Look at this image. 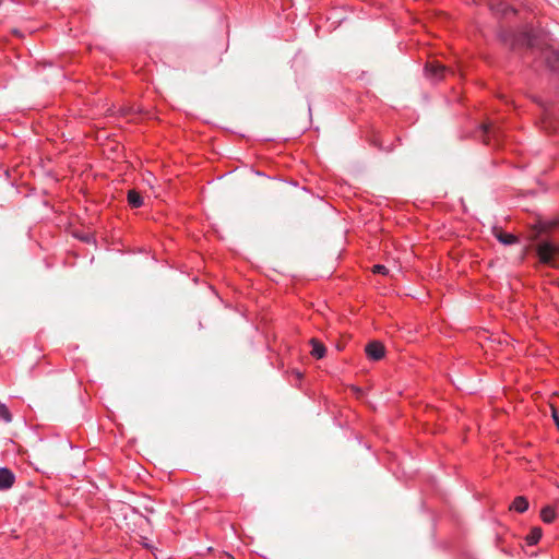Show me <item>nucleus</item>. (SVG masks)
Here are the masks:
<instances>
[{"label":"nucleus","mask_w":559,"mask_h":559,"mask_svg":"<svg viewBox=\"0 0 559 559\" xmlns=\"http://www.w3.org/2000/svg\"><path fill=\"white\" fill-rule=\"evenodd\" d=\"M551 413H552V418L556 423V426L558 427L559 429V416H558V411L551 406Z\"/></svg>","instance_id":"nucleus-14"},{"label":"nucleus","mask_w":559,"mask_h":559,"mask_svg":"<svg viewBox=\"0 0 559 559\" xmlns=\"http://www.w3.org/2000/svg\"><path fill=\"white\" fill-rule=\"evenodd\" d=\"M536 253L542 263L559 269V245L542 241L536 246Z\"/></svg>","instance_id":"nucleus-1"},{"label":"nucleus","mask_w":559,"mask_h":559,"mask_svg":"<svg viewBox=\"0 0 559 559\" xmlns=\"http://www.w3.org/2000/svg\"><path fill=\"white\" fill-rule=\"evenodd\" d=\"M492 234L503 245H513L518 242L516 236L504 233L500 227H493Z\"/></svg>","instance_id":"nucleus-5"},{"label":"nucleus","mask_w":559,"mask_h":559,"mask_svg":"<svg viewBox=\"0 0 559 559\" xmlns=\"http://www.w3.org/2000/svg\"><path fill=\"white\" fill-rule=\"evenodd\" d=\"M310 344L312 346L311 355L317 359L323 358L326 352L325 346L317 338H311Z\"/></svg>","instance_id":"nucleus-7"},{"label":"nucleus","mask_w":559,"mask_h":559,"mask_svg":"<svg viewBox=\"0 0 559 559\" xmlns=\"http://www.w3.org/2000/svg\"><path fill=\"white\" fill-rule=\"evenodd\" d=\"M14 475L8 468H0V490L9 489L14 484Z\"/></svg>","instance_id":"nucleus-6"},{"label":"nucleus","mask_w":559,"mask_h":559,"mask_svg":"<svg viewBox=\"0 0 559 559\" xmlns=\"http://www.w3.org/2000/svg\"><path fill=\"white\" fill-rule=\"evenodd\" d=\"M540 537H542V528L534 527L531 531V533L527 535L526 540H527L528 545H535L536 543H538Z\"/></svg>","instance_id":"nucleus-11"},{"label":"nucleus","mask_w":559,"mask_h":559,"mask_svg":"<svg viewBox=\"0 0 559 559\" xmlns=\"http://www.w3.org/2000/svg\"><path fill=\"white\" fill-rule=\"evenodd\" d=\"M128 202L132 207H140L143 204L141 194L135 190L128 192Z\"/></svg>","instance_id":"nucleus-9"},{"label":"nucleus","mask_w":559,"mask_h":559,"mask_svg":"<svg viewBox=\"0 0 559 559\" xmlns=\"http://www.w3.org/2000/svg\"><path fill=\"white\" fill-rule=\"evenodd\" d=\"M540 516H542V520L545 522V523H551L554 522V520L556 519V512H555V509L550 506H547L545 507L542 511H540Z\"/></svg>","instance_id":"nucleus-10"},{"label":"nucleus","mask_w":559,"mask_h":559,"mask_svg":"<svg viewBox=\"0 0 559 559\" xmlns=\"http://www.w3.org/2000/svg\"><path fill=\"white\" fill-rule=\"evenodd\" d=\"M527 45H528V46H532V45H533L530 38L527 39Z\"/></svg>","instance_id":"nucleus-15"},{"label":"nucleus","mask_w":559,"mask_h":559,"mask_svg":"<svg viewBox=\"0 0 559 559\" xmlns=\"http://www.w3.org/2000/svg\"><path fill=\"white\" fill-rule=\"evenodd\" d=\"M483 132H484V135H485V139H484V142L486 144H490V139H495V140H498L500 134H501V130L498 126L493 124V123H485L483 124Z\"/></svg>","instance_id":"nucleus-4"},{"label":"nucleus","mask_w":559,"mask_h":559,"mask_svg":"<svg viewBox=\"0 0 559 559\" xmlns=\"http://www.w3.org/2000/svg\"><path fill=\"white\" fill-rule=\"evenodd\" d=\"M372 272L385 275V274H388L389 270L386 269V266H384L382 264H376L372 266Z\"/></svg>","instance_id":"nucleus-13"},{"label":"nucleus","mask_w":559,"mask_h":559,"mask_svg":"<svg viewBox=\"0 0 559 559\" xmlns=\"http://www.w3.org/2000/svg\"><path fill=\"white\" fill-rule=\"evenodd\" d=\"M365 352L370 359L380 360L384 357L385 348L382 343L372 341L366 345Z\"/></svg>","instance_id":"nucleus-3"},{"label":"nucleus","mask_w":559,"mask_h":559,"mask_svg":"<svg viewBox=\"0 0 559 559\" xmlns=\"http://www.w3.org/2000/svg\"><path fill=\"white\" fill-rule=\"evenodd\" d=\"M0 419L4 420L5 423H10L12 420L10 411L2 403H0Z\"/></svg>","instance_id":"nucleus-12"},{"label":"nucleus","mask_w":559,"mask_h":559,"mask_svg":"<svg viewBox=\"0 0 559 559\" xmlns=\"http://www.w3.org/2000/svg\"><path fill=\"white\" fill-rule=\"evenodd\" d=\"M527 508H528V501L523 496L516 497L510 507L511 510H514L520 513L525 512L527 510Z\"/></svg>","instance_id":"nucleus-8"},{"label":"nucleus","mask_w":559,"mask_h":559,"mask_svg":"<svg viewBox=\"0 0 559 559\" xmlns=\"http://www.w3.org/2000/svg\"><path fill=\"white\" fill-rule=\"evenodd\" d=\"M425 73L430 81L439 82L443 80L448 73L454 74V71L433 59L426 63Z\"/></svg>","instance_id":"nucleus-2"}]
</instances>
